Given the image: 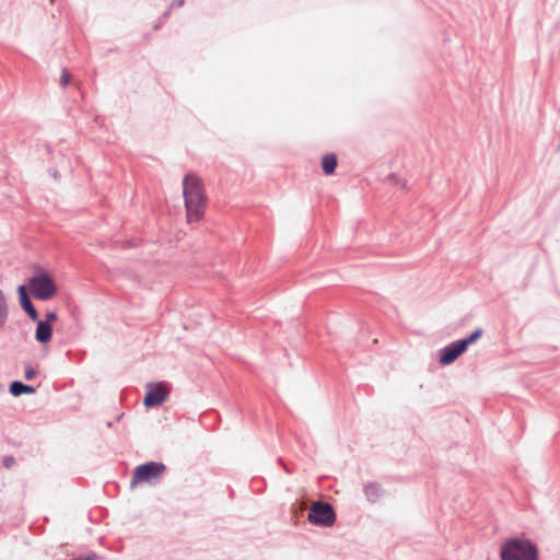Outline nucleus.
Listing matches in <instances>:
<instances>
[{
	"mask_svg": "<svg viewBox=\"0 0 560 560\" xmlns=\"http://www.w3.org/2000/svg\"><path fill=\"white\" fill-rule=\"evenodd\" d=\"M183 196L187 221L189 223L200 221L205 214L207 195L202 180L196 174L188 173L184 176Z\"/></svg>",
	"mask_w": 560,
	"mask_h": 560,
	"instance_id": "nucleus-1",
	"label": "nucleus"
},
{
	"mask_svg": "<svg viewBox=\"0 0 560 560\" xmlns=\"http://www.w3.org/2000/svg\"><path fill=\"white\" fill-rule=\"evenodd\" d=\"M501 560H538V550L526 539L508 540L500 551Z\"/></svg>",
	"mask_w": 560,
	"mask_h": 560,
	"instance_id": "nucleus-2",
	"label": "nucleus"
},
{
	"mask_svg": "<svg viewBox=\"0 0 560 560\" xmlns=\"http://www.w3.org/2000/svg\"><path fill=\"white\" fill-rule=\"evenodd\" d=\"M35 268L38 272L30 279L27 289L35 299L48 301L56 295L57 284L44 268L38 265Z\"/></svg>",
	"mask_w": 560,
	"mask_h": 560,
	"instance_id": "nucleus-3",
	"label": "nucleus"
},
{
	"mask_svg": "<svg viewBox=\"0 0 560 560\" xmlns=\"http://www.w3.org/2000/svg\"><path fill=\"white\" fill-rule=\"evenodd\" d=\"M165 471V466L161 463L149 462L136 467L131 479V487L143 482H154L159 480Z\"/></svg>",
	"mask_w": 560,
	"mask_h": 560,
	"instance_id": "nucleus-4",
	"label": "nucleus"
},
{
	"mask_svg": "<svg viewBox=\"0 0 560 560\" xmlns=\"http://www.w3.org/2000/svg\"><path fill=\"white\" fill-rule=\"evenodd\" d=\"M307 518L314 525L327 527L335 523L336 515L330 504L314 502L310 508Z\"/></svg>",
	"mask_w": 560,
	"mask_h": 560,
	"instance_id": "nucleus-5",
	"label": "nucleus"
},
{
	"mask_svg": "<svg viewBox=\"0 0 560 560\" xmlns=\"http://www.w3.org/2000/svg\"><path fill=\"white\" fill-rule=\"evenodd\" d=\"M467 350L464 347V342H460L459 339L452 341L451 343L446 345L445 347L439 350L438 361L442 366L450 365L454 363Z\"/></svg>",
	"mask_w": 560,
	"mask_h": 560,
	"instance_id": "nucleus-6",
	"label": "nucleus"
},
{
	"mask_svg": "<svg viewBox=\"0 0 560 560\" xmlns=\"http://www.w3.org/2000/svg\"><path fill=\"white\" fill-rule=\"evenodd\" d=\"M19 303L31 320H38L39 314L32 302L28 289L25 284L18 287Z\"/></svg>",
	"mask_w": 560,
	"mask_h": 560,
	"instance_id": "nucleus-7",
	"label": "nucleus"
},
{
	"mask_svg": "<svg viewBox=\"0 0 560 560\" xmlns=\"http://www.w3.org/2000/svg\"><path fill=\"white\" fill-rule=\"evenodd\" d=\"M168 396V387H152L144 397L145 407L161 405Z\"/></svg>",
	"mask_w": 560,
	"mask_h": 560,
	"instance_id": "nucleus-8",
	"label": "nucleus"
},
{
	"mask_svg": "<svg viewBox=\"0 0 560 560\" xmlns=\"http://www.w3.org/2000/svg\"><path fill=\"white\" fill-rule=\"evenodd\" d=\"M36 322V330H35V339L37 342L42 345L48 343L52 338V325H48V323H43L42 319L38 318Z\"/></svg>",
	"mask_w": 560,
	"mask_h": 560,
	"instance_id": "nucleus-9",
	"label": "nucleus"
},
{
	"mask_svg": "<svg viewBox=\"0 0 560 560\" xmlns=\"http://www.w3.org/2000/svg\"><path fill=\"white\" fill-rule=\"evenodd\" d=\"M338 166V156L336 153H326L322 158V170L327 176L332 175Z\"/></svg>",
	"mask_w": 560,
	"mask_h": 560,
	"instance_id": "nucleus-10",
	"label": "nucleus"
},
{
	"mask_svg": "<svg viewBox=\"0 0 560 560\" xmlns=\"http://www.w3.org/2000/svg\"><path fill=\"white\" fill-rule=\"evenodd\" d=\"M483 334V329L478 327L475 330H472L468 336L459 339L460 342H464V347L466 350L468 347L472 343H475Z\"/></svg>",
	"mask_w": 560,
	"mask_h": 560,
	"instance_id": "nucleus-11",
	"label": "nucleus"
},
{
	"mask_svg": "<svg viewBox=\"0 0 560 560\" xmlns=\"http://www.w3.org/2000/svg\"><path fill=\"white\" fill-rule=\"evenodd\" d=\"M8 319V305L5 296L0 289V327L4 326Z\"/></svg>",
	"mask_w": 560,
	"mask_h": 560,
	"instance_id": "nucleus-12",
	"label": "nucleus"
},
{
	"mask_svg": "<svg viewBox=\"0 0 560 560\" xmlns=\"http://www.w3.org/2000/svg\"><path fill=\"white\" fill-rule=\"evenodd\" d=\"M365 493L371 501H375L381 493L380 487L376 485H368L365 487Z\"/></svg>",
	"mask_w": 560,
	"mask_h": 560,
	"instance_id": "nucleus-13",
	"label": "nucleus"
},
{
	"mask_svg": "<svg viewBox=\"0 0 560 560\" xmlns=\"http://www.w3.org/2000/svg\"><path fill=\"white\" fill-rule=\"evenodd\" d=\"M35 392V387H10L12 396L18 397L22 394H32Z\"/></svg>",
	"mask_w": 560,
	"mask_h": 560,
	"instance_id": "nucleus-14",
	"label": "nucleus"
},
{
	"mask_svg": "<svg viewBox=\"0 0 560 560\" xmlns=\"http://www.w3.org/2000/svg\"><path fill=\"white\" fill-rule=\"evenodd\" d=\"M37 370L32 364L27 363L24 370V378L26 381H32L35 378Z\"/></svg>",
	"mask_w": 560,
	"mask_h": 560,
	"instance_id": "nucleus-15",
	"label": "nucleus"
},
{
	"mask_svg": "<svg viewBox=\"0 0 560 560\" xmlns=\"http://www.w3.org/2000/svg\"><path fill=\"white\" fill-rule=\"evenodd\" d=\"M71 80V73L67 68H62L61 77H60V85L62 88H66Z\"/></svg>",
	"mask_w": 560,
	"mask_h": 560,
	"instance_id": "nucleus-16",
	"label": "nucleus"
},
{
	"mask_svg": "<svg viewBox=\"0 0 560 560\" xmlns=\"http://www.w3.org/2000/svg\"><path fill=\"white\" fill-rule=\"evenodd\" d=\"M170 14H171V11H170V10H166V11H165V12H164L160 18H159V20L156 21V23L153 25V30H154V31L160 30V28L163 26V24L165 23V21L168 19Z\"/></svg>",
	"mask_w": 560,
	"mask_h": 560,
	"instance_id": "nucleus-17",
	"label": "nucleus"
},
{
	"mask_svg": "<svg viewBox=\"0 0 560 560\" xmlns=\"http://www.w3.org/2000/svg\"><path fill=\"white\" fill-rule=\"evenodd\" d=\"M58 319V314L56 311H48L46 314H45V320H43V323H48V325H51L52 323H55L56 320Z\"/></svg>",
	"mask_w": 560,
	"mask_h": 560,
	"instance_id": "nucleus-18",
	"label": "nucleus"
},
{
	"mask_svg": "<svg viewBox=\"0 0 560 560\" xmlns=\"http://www.w3.org/2000/svg\"><path fill=\"white\" fill-rule=\"evenodd\" d=\"M385 182L386 183H390V184H395V183L400 182V178L397 176V174L390 173V174H388L386 176Z\"/></svg>",
	"mask_w": 560,
	"mask_h": 560,
	"instance_id": "nucleus-19",
	"label": "nucleus"
},
{
	"mask_svg": "<svg viewBox=\"0 0 560 560\" xmlns=\"http://www.w3.org/2000/svg\"><path fill=\"white\" fill-rule=\"evenodd\" d=\"M185 3V0H174L167 10L172 11L174 8L183 7Z\"/></svg>",
	"mask_w": 560,
	"mask_h": 560,
	"instance_id": "nucleus-20",
	"label": "nucleus"
},
{
	"mask_svg": "<svg viewBox=\"0 0 560 560\" xmlns=\"http://www.w3.org/2000/svg\"><path fill=\"white\" fill-rule=\"evenodd\" d=\"M145 385H159V386H162V385H171V384L165 382V381H152V382H148Z\"/></svg>",
	"mask_w": 560,
	"mask_h": 560,
	"instance_id": "nucleus-21",
	"label": "nucleus"
},
{
	"mask_svg": "<svg viewBox=\"0 0 560 560\" xmlns=\"http://www.w3.org/2000/svg\"><path fill=\"white\" fill-rule=\"evenodd\" d=\"M395 185L400 186L401 188L405 189L407 187V182L400 178V182L395 183Z\"/></svg>",
	"mask_w": 560,
	"mask_h": 560,
	"instance_id": "nucleus-22",
	"label": "nucleus"
},
{
	"mask_svg": "<svg viewBox=\"0 0 560 560\" xmlns=\"http://www.w3.org/2000/svg\"><path fill=\"white\" fill-rule=\"evenodd\" d=\"M9 385H25L22 381L14 380L9 383Z\"/></svg>",
	"mask_w": 560,
	"mask_h": 560,
	"instance_id": "nucleus-23",
	"label": "nucleus"
},
{
	"mask_svg": "<svg viewBox=\"0 0 560 560\" xmlns=\"http://www.w3.org/2000/svg\"><path fill=\"white\" fill-rule=\"evenodd\" d=\"M50 174L54 178H57L58 177V171L57 170H51L50 171Z\"/></svg>",
	"mask_w": 560,
	"mask_h": 560,
	"instance_id": "nucleus-24",
	"label": "nucleus"
}]
</instances>
